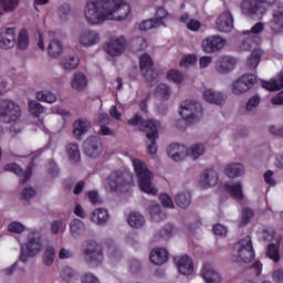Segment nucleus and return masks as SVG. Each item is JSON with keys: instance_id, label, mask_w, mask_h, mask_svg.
<instances>
[{"instance_id": "1", "label": "nucleus", "mask_w": 283, "mask_h": 283, "mask_svg": "<svg viewBox=\"0 0 283 283\" xmlns=\"http://www.w3.org/2000/svg\"><path fill=\"white\" fill-rule=\"evenodd\" d=\"M130 12L132 6L125 0H88L84 17L91 25H101L105 21H125Z\"/></svg>"}, {"instance_id": "2", "label": "nucleus", "mask_w": 283, "mask_h": 283, "mask_svg": "<svg viewBox=\"0 0 283 283\" xmlns=\"http://www.w3.org/2000/svg\"><path fill=\"white\" fill-rule=\"evenodd\" d=\"M128 125H133V127L137 126L139 129L146 133V138L148 140L147 154L154 158L158 153V145L156 144V140H158L160 122L156 119L144 120L140 115H135L128 120Z\"/></svg>"}, {"instance_id": "3", "label": "nucleus", "mask_w": 283, "mask_h": 283, "mask_svg": "<svg viewBox=\"0 0 283 283\" xmlns=\"http://www.w3.org/2000/svg\"><path fill=\"white\" fill-rule=\"evenodd\" d=\"M132 164L137 177V185L140 191L147 193L148 196H157L158 188L154 186L155 176L149 167H147V164L138 158H133Z\"/></svg>"}, {"instance_id": "4", "label": "nucleus", "mask_w": 283, "mask_h": 283, "mask_svg": "<svg viewBox=\"0 0 283 283\" xmlns=\"http://www.w3.org/2000/svg\"><path fill=\"white\" fill-rule=\"evenodd\" d=\"M255 258L253 253V244L250 237H244L234 245V253L232 255L233 262L239 264H249Z\"/></svg>"}, {"instance_id": "5", "label": "nucleus", "mask_w": 283, "mask_h": 283, "mask_svg": "<svg viewBox=\"0 0 283 283\" xmlns=\"http://www.w3.org/2000/svg\"><path fill=\"white\" fill-rule=\"evenodd\" d=\"M276 0H243L241 11L245 17L255 19L262 17L266 12V6H273Z\"/></svg>"}, {"instance_id": "6", "label": "nucleus", "mask_w": 283, "mask_h": 283, "mask_svg": "<svg viewBox=\"0 0 283 283\" xmlns=\"http://www.w3.org/2000/svg\"><path fill=\"white\" fill-rule=\"evenodd\" d=\"M41 251H43L41 235L36 232H32L28 238V242L22 247L20 260L21 262H28V258H35Z\"/></svg>"}, {"instance_id": "7", "label": "nucleus", "mask_w": 283, "mask_h": 283, "mask_svg": "<svg viewBox=\"0 0 283 283\" xmlns=\"http://www.w3.org/2000/svg\"><path fill=\"white\" fill-rule=\"evenodd\" d=\"M21 118V106L10 99L0 101L1 123H17Z\"/></svg>"}, {"instance_id": "8", "label": "nucleus", "mask_w": 283, "mask_h": 283, "mask_svg": "<svg viewBox=\"0 0 283 283\" xmlns=\"http://www.w3.org/2000/svg\"><path fill=\"white\" fill-rule=\"evenodd\" d=\"M179 114L190 125L198 123L202 118V105L196 101L184 102Z\"/></svg>"}, {"instance_id": "9", "label": "nucleus", "mask_w": 283, "mask_h": 283, "mask_svg": "<svg viewBox=\"0 0 283 283\" xmlns=\"http://www.w3.org/2000/svg\"><path fill=\"white\" fill-rule=\"evenodd\" d=\"M106 191H127L129 189V181L125 178L122 171L111 172L105 185Z\"/></svg>"}, {"instance_id": "10", "label": "nucleus", "mask_w": 283, "mask_h": 283, "mask_svg": "<svg viewBox=\"0 0 283 283\" xmlns=\"http://www.w3.org/2000/svg\"><path fill=\"white\" fill-rule=\"evenodd\" d=\"M256 81L258 77L254 74L241 75L232 83V94H235V96L247 94V92H249V90H251V87L255 85Z\"/></svg>"}, {"instance_id": "11", "label": "nucleus", "mask_w": 283, "mask_h": 283, "mask_svg": "<svg viewBox=\"0 0 283 283\" xmlns=\"http://www.w3.org/2000/svg\"><path fill=\"white\" fill-rule=\"evenodd\" d=\"M75 39L83 48H91L101 42V34L92 29H83L75 34Z\"/></svg>"}, {"instance_id": "12", "label": "nucleus", "mask_w": 283, "mask_h": 283, "mask_svg": "<svg viewBox=\"0 0 283 283\" xmlns=\"http://www.w3.org/2000/svg\"><path fill=\"white\" fill-rule=\"evenodd\" d=\"M126 48L127 40L125 39V36H113L104 45V50L106 54H109V56H120V54L125 52Z\"/></svg>"}, {"instance_id": "13", "label": "nucleus", "mask_w": 283, "mask_h": 283, "mask_svg": "<svg viewBox=\"0 0 283 283\" xmlns=\"http://www.w3.org/2000/svg\"><path fill=\"white\" fill-rule=\"evenodd\" d=\"M33 167H34V163H32V161L27 166L25 170H23V168H21V166H19V164L11 163V164H7L4 166V171H11V174H15V176L21 178L20 185H25V182H28V180H30V178H32Z\"/></svg>"}, {"instance_id": "14", "label": "nucleus", "mask_w": 283, "mask_h": 283, "mask_svg": "<svg viewBox=\"0 0 283 283\" xmlns=\"http://www.w3.org/2000/svg\"><path fill=\"white\" fill-rule=\"evenodd\" d=\"M139 70L146 81H154L158 76V73L154 72V59L147 53L139 56Z\"/></svg>"}, {"instance_id": "15", "label": "nucleus", "mask_w": 283, "mask_h": 283, "mask_svg": "<svg viewBox=\"0 0 283 283\" xmlns=\"http://www.w3.org/2000/svg\"><path fill=\"white\" fill-rule=\"evenodd\" d=\"M224 45H227V41L219 35H210L201 42L202 50L206 52V54L220 52Z\"/></svg>"}, {"instance_id": "16", "label": "nucleus", "mask_w": 283, "mask_h": 283, "mask_svg": "<svg viewBox=\"0 0 283 283\" xmlns=\"http://www.w3.org/2000/svg\"><path fill=\"white\" fill-rule=\"evenodd\" d=\"M84 256L88 264H101L103 262V251L96 241H90L84 251Z\"/></svg>"}, {"instance_id": "17", "label": "nucleus", "mask_w": 283, "mask_h": 283, "mask_svg": "<svg viewBox=\"0 0 283 283\" xmlns=\"http://www.w3.org/2000/svg\"><path fill=\"white\" fill-rule=\"evenodd\" d=\"M84 151L90 158H98L103 154V140L99 137H88L84 142Z\"/></svg>"}, {"instance_id": "18", "label": "nucleus", "mask_w": 283, "mask_h": 283, "mask_svg": "<svg viewBox=\"0 0 283 283\" xmlns=\"http://www.w3.org/2000/svg\"><path fill=\"white\" fill-rule=\"evenodd\" d=\"M237 63L230 55H222L214 62V70L218 74H229V72H233Z\"/></svg>"}, {"instance_id": "19", "label": "nucleus", "mask_w": 283, "mask_h": 283, "mask_svg": "<svg viewBox=\"0 0 283 283\" xmlns=\"http://www.w3.org/2000/svg\"><path fill=\"white\" fill-rule=\"evenodd\" d=\"M17 44V33L13 28L2 29L0 31V48L2 50H10Z\"/></svg>"}, {"instance_id": "20", "label": "nucleus", "mask_w": 283, "mask_h": 283, "mask_svg": "<svg viewBox=\"0 0 283 283\" xmlns=\"http://www.w3.org/2000/svg\"><path fill=\"white\" fill-rule=\"evenodd\" d=\"M203 101L206 103H210L211 105H224V102L227 101V95L224 93L212 90V88H207L202 93Z\"/></svg>"}, {"instance_id": "21", "label": "nucleus", "mask_w": 283, "mask_h": 283, "mask_svg": "<svg viewBox=\"0 0 283 283\" xmlns=\"http://www.w3.org/2000/svg\"><path fill=\"white\" fill-rule=\"evenodd\" d=\"M217 30H219V32H231V30H233V15H231V12L224 11L219 15Z\"/></svg>"}, {"instance_id": "22", "label": "nucleus", "mask_w": 283, "mask_h": 283, "mask_svg": "<svg viewBox=\"0 0 283 283\" xmlns=\"http://www.w3.org/2000/svg\"><path fill=\"white\" fill-rule=\"evenodd\" d=\"M167 154L175 163H180L187 158V147L178 144H172L168 147Z\"/></svg>"}, {"instance_id": "23", "label": "nucleus", "mask_w": 283, "mask_h": 283, "mask_svg": "<svg viewBox=\"0 0 283 283\" xmlns=\"http://www.w3.org/2000/svg\"><path fill=\"white\" fill-rule=\"evenodd\" d=\"M269 25L275 34L283 32V8L274 9Z\"/></svg>"}, {"instance_id": "24", "label": "nucleus", "mask_w": 283, "mask_h": 283, "mask_svg": "<svg viewBox=\"0 0 283 283\" xmlns=\"http://www.w3.org/2000/svg\"><path fill=\"white\" fill-rule=\"evenodd\" d=\"M107 220H109V213L105 208H97L91 212V222L97 227H104L107 224Z\"/></svg>"}, {"instance_id": "25", "label": "nucleus", "mask_w": 283, "mask_h": 283, "mask_svg": "<svg viewBox=\"0 0 283 283\" xmlns=\"http://www.w3.org/2000/svg\"><path fill=\"white\" fill-rule=\"evenodd\" d=\"M200 185L203 189L216 187V185H218V172L213 169L203 171L200 178Z\"/></svg>"}, {"instance_id": "26", "label": "nucleus", "mask_w": 283, "mask_h": 283, "mask_svg": "<svg viewBox=\"0 0 283 283\" xmlns=\"http://www.w3.org/2000/svg\"><path fill=\"white\" fill-rule=\"evenodd\" d=\"M73 127L75 138L81 140V136H83V134H87V132L92 129V123H90L87 119H77L74 122Z\"/></svg>"}, {"instance_id": "27", "label": "nucleus", "mask_w": 283, "mask_h": 283, "mask_svg": "<svg viewBox=\"0 0 283 283\" xmlns=\"http://www.w3.org/2000/svg\"><path fill=\"white\" fill-rule=\"evenodd\" d=\"M245 171L244 165L240 163L229 164L224 168V174L228 178H240V176H244Z\"/></svg>"}, {"instance_id": "28", "label": "nucleus", "mask_w": 283, "mask_h": 283, "mask_svg": "<svg viewBox=\"0 0 283 283\" xmlns=\"http://www.w3.org/2000/svg\"><path fill=\"white\" fill-rule=\"evenodd\" d=\"M169 260V253L163 248H155L150 252V262L159 266Z\"/></svg>"}, {"instance_id": "29", "label": "nucleus", "mask_w": 283, "mask_h": 283, "mask_svg": "<svg viewBox=\"0 0 283 283\" xmlns=\"http://www.w3.org/2000/svg\"><path fill=\"white\" fill-rule=\"evenodd\" d=\"M177 266L181 275H191L193 273V261L187 255H182L177 260Z\"/></svg>"}, {"instance_id": "30", "label": "nucleus", "mask_w": 283, "mask_h": 283, "mask_svg": "<svg viewBox=\"0 0 283 283\" xmlns=\"http://www.w3.org/2000/svg\"><path fill=\"white\" fill-rule=\"evenodd\" d=\"M201 275L206 283H220L222 282V277L220 276V273L216 271V269L211 266H205L202 269Z\"/></svg>"}, {"instance_id": "31", "label": "nucleus", "mask_w": 283, "mask_h": 283, "mask_svg": "<svg viewBox=\"0 0 283 283\" xmlns=\"http://www.w3.org/2000/svg\"><path fill=\"white\" fill-rule=\"evenodd\" d=\"M150 220L153 222H163L167 218V212L160 208V203H153L148 208Z\"/></svg>"}, {"instance_id": "32", "label": "nucleus", "mask_w": 283, "mask_h": 283, "mask_svg": "<svg viewBox=\"0 0 283 283\" xmlns=\"http://www.w3.org/2000/svg\"><path fill=\"white\" fill-rule=\"evenodd\" d=\"M261 86L269 92H277L283 87V73L271 80L270 82H261Z\"/></svg>"}, {"instance_id": "33", "label": "nucleus", "mask_w": 283, "mask_h": 283, "mask_svg": "<svg viewBox=\"0 0 283 283\" xmlns=\"http://www.w3.org/2000/svg\"><path fill=\"white\" fill-rule=\"evenodd\" d=\"M227 193H230L234 200H244V192L242 191V184L240 181L226 185Z\"/></svg>"}, {"instance_id": "34", "label": "nucleus", "mask_w": 283, "mask_h": 283, "mask_svg": "<svg viewBox=\"0 0 283 283\" xmlns=\"http://www.w3.org/2000/svg\"><path fill=\"white\" fill-rule=\"evenodd\" d=\"M73 87L77 92H84L87 88V76L82 72L75 73L73 76Z\"/></svg>"}, {"instance_id": "35", "label": "nucleus", "mask_w": 283, "mask_h": 283, "mask_svg": "<svg viewBox=\"0 0 283 283\" xmlns=\"http://www.w3.org/2000/svg\"><path fill=\"white\" fill-rule=\"evenodd\" d=\"M205 151H207V149L205 148V145L193 144L187 148L186 156H188L189 158H192V160H198L200 156H205Z\"/></svg>"}, {"instance_id": "36", "label": "nucleus", "mask_w": 283, "mask_h": 283, "mask_svg": "<svg viewBox=\"0 0 283 283\" xmlns=\"http://www.w3.org/2000/svg\"><path fill=\"white\" fill-rule=\"evenodd\" d=\"M261 59H262V50L255 49L254 51H252V53L247 60V67H249L250 70H256L258 65H260Z\"/></svg>"}, {"instance_id": "37", "label": "nucleus", "mask_w": 283, "mask_h": 283, "mask_svg": "<svg viewBox=\"0 0 283 283\" xmlns=\"http://www.w3.org/2000/svg\"><path fill=\"white\" fill-rule=\"evenodd\" d=\"M175 202L180 209H187L191 205V193L189 191H181L175 197Z\"/></svg>"}, {"instance_id": "38", "label": "nucleus", "mask_w": 283, "mask_h": 283, "mask_svg": "<svg viewBox=\"0 0 283 283\" xmlns=\"http://www.w3.org/2000/svg\"><path fill=\"white\" fill-rule=\"evenodd\" d=\"M63 52V44L61 41L54 39L52 40L48 45V54L52 59H56L57 56H61V53Z\"/></svg>"}, {"instance_id": "39", "label": "nucleus", "mask_w": 283, "mask_h": 283, "mask_svg": "<svg viewBox=\"0 0 283 283\" xmlns=\"http://www.w3.org/2000/svg\"><path fill=\"white\" fill-rule=\"evenodd\" d=\"M128 224L133 229H140L145 224V217L138 212H130L128 216Z\"/></svg>"}, {"instance_id": "40", "label": "nucleus", "mask_w": 283, "mask_h": 283, "mask_svg": "<svg viewBox=\"0 0 283 283\" xmlns=\"http://www.w3.org/2000/svg\"><path fill=\"white\" fill-rule=\"evenodd\" d=\"M18 50H28L30 45V35L28 34V30L22 29L18 34Z\"/></svg>"}, {"instance_id": "41", "label": "nucleus", "mask_w": 283, "mask_h": 283, "mask_svg": "<svg viewBox=\"0 0 283 283\" xmlns=\"http://www.w3.org/2000/svg\"><path fill=\"white\" fill-rule=\"evenodd\" d=\"M160 25H165V22L161 20L149 19L139 24V30L147 32V30H154V28H160Z\"/></svg>"}, {"instance_id": "42", "label": "nucleus", "mask_w": 283, "mask_h": 283, "mask_svg": "<svg viewBox=\"0 0 283 283\" xmlns=\"http://www.w3.org/2000/svg\"><path fill=\"white\" fill-rule=\"evenodd\" d=\"M54 258H56V250H54V247L49 245L43 253V264L45 266H52L54 264Z\"/></svg>"}, {"instance_id": "43", "label": "nucleus", "mask_w": 283, "mask_h": 283, "mask_svg": "<svg viewBox=\"0 0 283 283\" xmlns=\"http://www.w3.org/2000/svg\"><path fill=\"white\" fill-rule=\"evenodd\" d=\"M180 21L182 23H186L188 30H191L192 32H198L200 30L201 25H202L200 23V21H198L196 19L189 20V15L188 14L181 15Z\"/></svg>"}, {"instance_id": "44", "label": "nucleus", "mask_w": 283, "mask_h": 283, "mask_svg": "<svg viewBox=\"0 0 283 283\" xmlns=\"http://www.w3.org/2000/svg\"><path fill=\"white\" fill-rule=\"evenodd\" d=\"M29 112H30L31 116L39 118V116H41V114H43L45 112V107H43V105H41L36 101H30L29 102Z\"/></svg>"}, {"instance_id": "45", "label": "nucleus", "mask_w": 283, "mask_h": 283, "mask_svg": "<svg viewBox=\"0 0 283 283\" xmlns=\"http://www.w3.org/2000/svg\"><path fill=\"white\" fill-rule=\"evenodd\" d=\"M264 32V23L256 22L251 30L243 31V34L250 36L251 39H258L260 36V33Z\"/></svg>"}, {"instance_id": "46", "label": "nucleus", "mask_w": 283, "mask_h": 283, "mask_svg": "<svg viewBox=\"0 0 283 283\" xmlns=\"http://www.w3.org/2000/svg\"><path fill=\"white\" fill-rule=\"evenodd\" d=\"M35 98L36 101H42V103H56V95L51 92H38Z\"/></svg>"}, {"instance_id": "47", "label": "nucleus", "mask_w": 283, "mask_h": 283, "mask_svg": "<svg viewBox=\"0 0 283 283\" xmlns=\"http://www.w3.org/2000/svg\"><path fill=\"white\" fill-rule=\"evenodd\" d=\"M167 80L171 81V83H175L176 85H180V83L185 81V75H182L178 70H170L167 73Z\"/></svg>"}, {"instance_id": "48", "label": "nucleus", "mask_w": 283, "mask_h": 283, "mask_svg": "<svg viewBox=\"0 0 283 283\" xmlns=\"http://www.w3.org/2000/svg\"><path fill=\"white\" fill-rule=\"evenodd\" d=\"M255 216L253 209L251 208H243L241 211V221L240 227H247V223Z\"/></svg>"}, {"instance_id": "49", "label": "nucleus", "mask_w": 283, "mask_h": 283, "mask_svg": "<svg viewBox=\"0 0 283 283\" xmlns=\"http://www.w3.org/2000/svg\"><path fill=\"white\" fill-rule=\"evenodd\" d=\"M268 258L273 262H280V245L270 244L266 251Z\"/></svg>"}, {"instance_id": "50", "label": "nucleus", "mask_w": 283, "mask_h": 283, "mask_svg": "<svg viewBox=\"0 0 283 283\" xmlns=\"http://www.w3.org/2000/svg\"><path fill=\"white\" fill-rule=\"evenodd\" d=\"M198 62V57L196 54H187L184 55L182 59L180 60V67H191V65H196Z\"/></svg>"}, {"instance_id": "51", "label": "nucleus", "mask_w": 283, "mask_h": 283, "mask_svg": "<svg viewBox=\"0 0 283 283\" xmlns=\"http://www.w3.org/2000/svg\"><path fill=\"white\" fill-rule=\"evenodd\" d=\"M0 6L4 12H12L19 6V0H0Z\"/></svg>"}, {"instance_id": "52", "label": "nucleus", "mask_w": 283, "mask_h": 283, "mask_svg": "<svg viewBox=\"0 0 283 283\" xmlns=\"http://www.w3.org/2000/svg\"><path fill=\"white\" fill-rule=\"evenodd\" d=\"M261 98L258 95H253L245 105V112L251 113L258 109Z\"/></svg>"}, {"instance_id": "53", "label": "nucleus", "mask_w": 283, "mask_h": 283, "mask_svg": "<svg viewBox=\"0 0 283 283\" xmlns=\"http://www.w3.org/2000/svg\"><path fill=\"white\" fill-rule=\"evenodd\" d=\"M171 94V88L167 86L166 84H160L156 90V95L159 96V98L167 99L169 98Z\"/></svg>"}, {"instance_id": "54", "label": "nucleus", "mask_w": 283, "mask_h": 283, "mask_svg": "<svg viewBox=\"0 0 283 283\" xmlns=\"http://www.w3.org/2000/svg\"><path fill=\"white\" fill-rule=\"evenodd\" d=\"M70 14H72V7L70 6V3H63L59 8V17L62 20H65V19H67V17H70Z\"/></svg>"}, {"instance_id": "55", "label": "nucleus", "mask_w": 283, "mask_h": 283, "mask_svg": "<svg viewBox=\"0 0 283 283\" xmlns=\"http://www.w3.org/2000/svg\"><path fill=\"white\" fill-rule=\"evenodd\" d=\"M211 63H213V56L203 55L199 59L200 70H207V67H209V65H211Z\"/></svg>"}, {"instance_id": "56", "label": "nucleus", "mask_w": 283, "mask_h": 283, "mask_svg": "<svg viewBox=\"0 0 283 283\" xmlns=\"http://www.w3.org/2000/svg\"><path fill=\"white\" fill-rule=\"evenodd\" d=\"M272 281L274 283H283V268L272 270Z\"/></svg>"}, {"instance_id": "57", "label": "nucleus", "mask_w": 283, "mask_h": 283, "mask_svg": "<svg viewBox=\"0 0 283 283\" xmlns=\"http://www.w3.org/2000/svg\"><path fill=\"white\" fill-rule=\"evenodd\" d=\"M8 230L10 233H23V231H25V227L19 222H12L8 226Z\"/></svg>"}, {"instance_id": "58", "label": "nucleus", "mask_w": 283, "mask_h": 283, "mask_svg": "<svg viewBox=\"0 0 283 283\" xmlns=\"http://www.w3.org/2000/svg\"><path fill=\"white\" fill-rule=\"evenodd\" d=\"M82 283H101L98 277L94 275L93 273H85L81 277Z\"/></svg>"}, {"instance_id": "59", "label": "nucleus", "mask_w": 283, "mask_h": 283, "mask_svg": "<svg viewBox=\"0 0 283 283\" xmlns=\"http://www.w3.org/2000/svg\"><path fill=\"white\" fill-rule=\"evenodd\" d=\"M159 200L163 205V207H167L168 209H174V200L169 195H160Z\"/></svg>"}, {"instance_id": "60", "label": "nucleus", "mask_w": 283, "mask_h": 283, "mask_svg": "<svg viewBox=\"0 0 283 283\" xmlns=\"http://www.w3.org/2000/svg\"><path fill=\"white\" fill-rule=\"evenodd\" d=\"M36 196V190L32 187L24 188L21 193L22 200H30V198H34Z\"/></svg>"}, {"instance_id": "61", "label": "nucleus", "mask_w": 283, "mask_h": 283, "mask_svg": "<svg viewBox=\"0 0 283 283\" xmlns=\"http://www.w3.org/2000/svg\"><path fill=\"white\" fill-rule=\"evenodd\" d=\"M86 196L92 205H98V202H101V197L98 196V191L96 190L88 191Z\"/></svg>"}, {"instance_id": "62", "label": "nucleus", "mask_w": 283, "mask_h": 283, "mask_svg": "<svg viewBox=\"0 0 283 283\" xmlns=\"http://www.w3.org/2000/svg\"><path fill=\"white\" fill-rule=\"evenodd\" d=\"M81 231H85V223L78 219L73 220V233H81Z\"/></svg>"}, {"instance_id": "63", "label": "nucleus", "mask_w": 283, "mask_h": 283, "mask_svg": "<svg viewBox=\"0 0 283 283\" xmlns=\"http://www.w3.org/2000/svg\"><path fill=\"white\" fill-rule=\"evenodd\" d=\"M72 158L73 163H81V150H78V145H72Z\"/></svg>"}, {"instance_id": "64", "label": "nucleus", "mask_w": 283, "mask_h": 283, "mask_svg": "<svg viewBox=\"0 0 283 283\" xmlns=\"http://www.w3.org/2000/svg\"><path fill=\"white\" fill-rule=\"evenodd\" d=\"M228 231H229V230L227 229V227H224V226H222V224H216V226L213 227V233H214L216 235L224 237V235H227Z\"/></svg>"}]
</instances>
